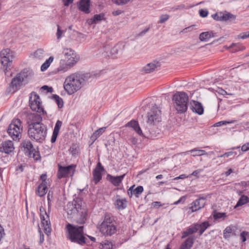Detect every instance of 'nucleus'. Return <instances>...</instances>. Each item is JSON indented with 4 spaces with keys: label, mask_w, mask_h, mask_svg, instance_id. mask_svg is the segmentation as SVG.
<instances>
[{
    "label": "nucleus",
    "mask_w": 249,
    "mask_h": 249,
    "mask_svg": "<svg viewBox=\"0 0 249 249\" xmlns=\"http://www.w3.org/2000/svg\"><path fill=\"white\" fill-rule=\"evenodd\" d=\"M130 0H112V1L118 5H124L129 2Z\"/></svg>",
    "instance_id": "49"
},
{
    "label": "nucleus",
    "mask_w": 249,
    "mask_h": 249,
    "mask_svg": "<svg viewBox=\"0 0 249 249\" xmlns=\"http://www.w3.org/2000/svg\"><path fill=\"white\" fill-rule=\"evenodd\" d=\"M161 121V113L160 110L156 105L151 107L147 113L146 123L147 126L151 127L157 125Z\"/></svg>",
    "instance_id": "6"
},
{
    "label": "nucleus",
    "mask_w": 249,
    "mask_h": 249,
    "mask_svg": "<svg viewBox=\"0 0 249 249\" xmlns=\"http://www.w3.org/2000/svg\"><path fill=\"white\" fill-rule=\"evenodd\" d=\"M68 238L72 242L79 244H84L85 237L83 235V227L73 226L71 224L67 225Z\"/></svg>",
    "instance_id": "3"
},
{
    "label": "nucleus",
    "mask_w": 249,
    "mask_h": 249,
    "mask_svg": "<svg viewBox=\"0 0 249 249\" xmlns=\"http://www.w3.org/2000/svg\"><path fill=\"white\" fill-rule=\"evenodd\" d=\"M64 56L63 59L75 64L79 60V57L76 53L71 48H64L62 52Z\"/></svg>",
    "instance_id": "15"
},
{
    "label": "nucleus",
    "mask_w": 249,
    "mask_h": 249,
    "mask_svg": "<svg viewBox=\"0 0 249 249\" xmlns=\"http://www.w3.org/2000/svg\"><path fill=\"white\" fill-rule=\"evenodd\" d=\"M125 44L123 42H119L114 46L111 47L109 45L105 46V52L107 55L115 56L117 54H121L124 50Z\"/></svg>",
    "instance_id": "13"
},
{
    "label": "nucleus",
    "mask_w": 249,
    "mask_h": 249,
    "mask_svg": "<svg viewBox=\"0 0 249 249\" xmlns=\"http://www.w3.org/2000/svg\"><path fill=\"white\" fill-rule=\"evenodd\" d=\"M206 198L203 197H200L193 201L191 204L190 209L192 212H195L203 208L206 204Z\"/></svg>",
    "instance_id": "16"
},
{
    "label": "nucleus",
    "mask_w": 249,
    "mask_h": 249,
    "mask_svg": "<svg viewBox=\"0 0 249 249\" xmlns=\"http://www.w3.org/2000/svg\"><path fill=\"white\" fill-rule=\"evenodd\" d=\"M90 0H81L79 3V10L85 13H89Z\"/></svg>",
    "instance_id": "25"
},
{
    "label": "nucleus",
    "mask_w": 249,
    "mask_h": 249,
    "mask_svg": "<svg viewBox=\"0 0 249 249\" xmlns=\"http://www.w3.org/2000/svg\"><path fill=\"white\" fill-rule=\"evenodd\" d=\"M190 109L193 112L198 115H202L204 112L203 107L198 102L192 101L190 102Z\"/></svg>",
    "instance_id": "21"
},
{
    "label": "nucleus",
    "mask_w": 249,
    "mask_h": 249,
    "mask_svg": "<svg viewBox=\"0 0 249 249\" xmlns=\"http://www.w3.org/2000/svg\"><path fill=\"white\" fill-rule=\"evenodd\" d=\"M22 126L19 119H14L9 125L7 132L11 138L15 141H19L21 138Z\"/></svg>",
    "instance_id": "7"
},
{
    "label": "nucleus",
    "mask_w": 249,
    "mask_h": 249,
    "mask_svg": "<svg viewBox=\"0 0 249 249\" xmlns=\"http://www.w3.org/2000/svg\"><path fill=\"white\" fill-rule=\"evenodd\" d=\"M221 21H227L231 19H235V17L229 13L225 14L221 13Z\"/></svg>",
    "instance_id": "39"
},
{
    "label": "nucleus",
    "mask_w": 249,
    "mask_h": 249,
    "mask_svg": "<svg viewBox=\"0 0 249 249\" xmlns=\"http://www.w3.org/2000/svg\"><path fill=\"white\" fill-rule=\"evenodd\" d=\"M125 176V174L122 176L114 177L111 175H108L107 177L109 181L115 186H119L122 182L123 178Z\"/></svg>",
    "instance_id": "26"
},
{
    "label": "nucleus",
    "mask_w": 249,
    "mask_h": 249,
    "mask_svg": "<svg viewBox=\"0 0 249 249\" xmlns=\"http://www.w3.org/2000/svg\"><path fill=\"white\" fill-rule=\"evenodd\" d=\"M22 117L25 119L26 123L28 124V128L43 124L41 123L42 119L40 115L36 113L23 112L22 113Z\"/></svg>",
    "instance_id": "10"
},
{
    "label": "nucleus",
    "mask_w": 249,
    "mask_h": 249,
    "mask_svg": "<svg viewBox=\"0 0 249 249\" xmlns=\"http://www.w3.org/2000/svg\"><path fill=\"white\" fill-rule=\"evenodd\" d=\"M249 235V232L246 231H243L240 233V237L242 242H244L246 241V237Z\"/></svg>",
    "instance_id": "48"
},
{
    "label": "nucleus",
    "mask_w": 249,
    "mask_h": 249,
    "mask_svg": "<svg viewBox=\"0 0 249 249\" xmlns=\"http://www.w3.org/2000/svg\"><path fill=\"white\" fill-rule=\"evenodd\" d=\"M197 231L196 224H194L189 227L185 231L182 232V238H185L189 235L193 234Z\"/></svg>",
    "instance_id": "32"
},
{
    "label": "nucleus",
    "mask_w": 249,
    "mask_h": 249,
    "mask_svg": "<svg viewBox=\"0 0 249 249\" xmlns=\"http://www.w3.org/2000/svg\"><path fill=\"white\" fill-rule=\"evenodd\" d=\"M104 171V168L100 162H98L96 167L93 171V180L95 184H97L102 178V173Z\"/></svg>",
    "instance_id": "18"
},
{
    "label": "nucleus",
    "mask_w": 249,
    "mask_h": 249,
    "mask_svg": "<svg viewBox=\"0 0 249 249\" xmlns=\"http://www.w3.org/2000/svg\"><path fill=\"white\" fill-rule=\"evenodd\" d=\"M15 149L14 143L12 141L7 140L3 142L0 145V152L9 154Z\"/></svg>",
    "instance_id": "17"
},
{
    "label": "nucleus",
    "mask_w": 249,
    "mask_h": 249,
    "mask_svg": "<svg viewBox=\"0 0 249 249\" xmlns=\"http://www.w3.org/2000/svg\"><path fill=\"white\" fill-rule=\"evenodd\" d=\"M193 237H188L180 246L179 249H191L194 244Z\"/></svg>",
    "instance_id": "30"
},
{
    "label": "nucleus",
    "mask_w": 249,
    "mask_h": 249,
    "mask_svg": "<svg viewBox=\"0 0 249 249\" xmlns=\"http://www.w3.org/2000/svg\"><path fill=\"white\" fill-rule=\"evenodd\" d=\"M47 184L41 183L36 190V194L40 197L44 196L47 192Z\"/></svg>",
    "instance_id": "28"
},
{
    "label": "nucleus",
    "mask_w": 249,
    "mask_h": 249,
    "mask_svg": "<svg viewBox=\"0 0 249 249\" xmlns=\"http://www.w3.org/2000/svg\"><path fill=\"white\" fill-rule=\"evenodd\" d=\"M174 107L178 113L186 112L189 102L188 94L183 91L176 92L173 97Z\"/></svg>",
    "instance_id": "2"
},
{
    "label": "nucleus",
    "mask_w": 249,
    "mask_h": 249,
    "mask_svg": "<svg viewBox=\"0 0 249 249\" xmlns=\"http://www.w3.org/2000/svg\"><path fill=\"white\" fill-rule=\"evenodd\" d=\"M4 235V230L3 228L0 225V241L1 240Z\"/></svg>",
    "instance_id": "61"
},
{
    "label": "nucleus",
    "mask_w": 249,
    "mask_h": 249,
    "mask_svg": "<svg viewBox=\"0 0 249 249\" xmlns=\"http://www.w3.org/2000/svg\"><path fill=\"white\" fill-rule=\"evenodd\" d=\"M53 57L50 56L46 61L41 65V71H45L50 66L52 62L53 61Z\"/></svg>",
    "instance_id": "37"
},
{
    "label": "nucleus",
    "mask_w": 249,
    "mask_h": 249,
    "mask_svg": "<svg viewBox=\"0 0 249 249\" xmlns=\"http://www.w3.org/2000/svg\"><path fill=\"white\" fill-rule=\"evenodd\" d=\"M232 231V226L227 227L223 231V237L225 239L229 238Z\"/></svg>",
    "instance_id": "38"
},
{
    "label": "nucleus",
    "mask_w": 249,
    "mask_h": 249,
    "mask_svg": "<svg viewBox=\"0 0 249 249\" xmlns=\"http://www.w3.org/2000/svg\"><path fill=\"white\" fill-rule=\"evenodd\" d=\"M29 106L31 109L34 111L42 114L44 113V108L40 97L34 91L32 92L30 94Z\"/></svg>",
    "instance_id": "9"
},
{
    "label": "nucleus",
    "mask_w": 249,
    "mask_h": 249,
    "mask_svg": "<svg viewBox=\"0 0 249 249\" xmlns=\"http://www.w3.org/2000/svg\"><path fill=\"white\" fill-rule=\"evenodd\" d=\"M160 66V63L157 61H154L147 64L143 68V71L149 73L153 72Z\"/></svg>",
    "instance_id": "24"
},
{
    "label": "nucleus",
    "mask_w": 249,
    "mask_h": 249,
    "mask_svg": "<svg viewBox=\"0 0 249 249\" xmlns=\"http://www.w3.org/2000/svg\"><path fill=\"white\" fill-rule=\"evenodd\" d=\"M40 179L42 180L41 183H44L46 184H48L47 179V176L46 174H42L40 176Z\"/></svg>",
    "instance_id": "62"
},
{
    "label": "nucleus",
    "mask_w": 249,
    "mask_h": 249,
    "mask_svg": "<svg viewBox=\"0 0 249 249\" xmlns=\"http://www.w3.org/2000/svg\"><path fill=\"white\" fill-rule=\"evenodd\" d=\"M53 199V194L51 191H49L47 196V200L48 202V208L51 207V202Z\"/></svg>",
    "instance_id": "54"
},
{
    "label": "nucleus",
    "mask_w": 249,
    "mask_h": 249,
    "mask_svg": "<svg viewBox=\"0 0 249 249\" xmlns=\"http://www.w3.org/2000/svg\"><path fill=\"white\" fill-rule=\"evenodd\" d=\"M75 208L76 209V213L79 212L82 209L83 202L80 199H77L73 201Z\"/></svg>",
    "instance_id": "40"
},
{
    "label": "nucleus",
    "mask_w": 249,
    "mask_h": 249,
    "mask_svg": "<svg viewBox=\"0 0 249 249\" xmlns=\"http://www.w3.org/2000/svg\"><path fill=\"white\" fill-rule=\"evenodd\" d=\"M126 126L132 128L139 135L141 136L142 135V132L137 121L134 120L131 121L127 124Z\"/></svg>",
    "instance_id": "27"
},
{
    "label": "nucleus",
    "mask_w": 249,
    "mask_h": 249,
    "mask_svg": "<svg viewBox=\"0 0 249 249\" xmlns=\"http://www.w3.org/2000/svg\"><path fill=\"white\" fill-rule=\"evenodd\" d=\"M65 6H68L70 4L73 3L74 0H62Z\"/></svg>",
    "instance_id": "60"
},
{
    "label": "nucleus",
    "mask_w": 249,
    "mask_h": 249,
    "mask_svg": "<svg viewBox=\"0 0 249 249\" xmlns=\"http://www.w3.org/2000/svg\"><path fill=\"white\" fill-rule=\"evenodd\" d=\"M236 152H234L232 151H230L228 152L225 153L224 154L221 155L220 156H218V158H222V157H229L233 155V154H236Z\"/></svg>",
    "instance_id": "55"
},
{
    "label": "nucleus",
    "mask_w": 249,
    "mask_h": 249,
    "mask_svg": "<svg viewBox=\"0 0 249 249\" xmlns=\"http://www.w3.org/2000/svg\"><path fill=\"white\" fill-rule=\"evenodd\" d=\"M195 224L196 227V229H197V231H199L200 235H201L210 226L209 223L208 221H205L200 224Z\"/></svg>",
    "instance_id": "34"
},
{
    "label": "nucleus",
    "mask_w": 249,
    "mask_h": 249,
    "mask_svg": "<svg viewBox=\"0 0 249 249\" xmlns=\"http://www.w3.org/2000/svg\"><path fill=\"white\" fill-rule=\"evenodd\" d=\"M41 89L44 90H47L48 92H52L53 91V88L52 87H49L48 86H43L42 87Z\"/></svg>",
    "instance_id": "64"
},
{
    "label": "nucleus",
    "mask_w": 249,
    "mask_h": 249,
    "mask_svg": "<svg viewBox=\"0 0 249 249\" xmlns=\"http://www.w3.org/2000/svg\"><path fill=\"white\" fill-rule=\"evenodd\" d=\"M106 128V127H102L98 129L93 134L91 137L93 139H97L105 131Z\"/></svg>",
    "instance_id": "42"
},
{
    "label": "nucleus",
    "mask_w": 249,
    "mask_h": 249,
    "mask_svg": "<svg viewBox=\"0 0 249 249\" xmlns=\"http://www.w3.org/2000/svg\"><path fill=\"white\" fill-rule=\"evenodd\" d=\"M135 185L130 187L127 190V194L129 197H131L134 195L136 197H138L143 192V188L142 186H139L134 189Z\"/></svg>",
    "instance_id": "22"
},
{
    "label": "nucleus",
    "mask_w": 249,
    "mask_h": 249,
    "mask_svg": "<svg viewBox=\"0 0 249 249\" xmlns=\"http://www.w3.org/2000/svg\"><path fill=\"white\" fill-rule=\"evenodd\" d=\"M104 18V15L101 14L95 15L93 18L89 21V24L96 23L97 21H100Z\"/></svg>",
    "instance_id": "41"
},
{
    "label": "nucleus",
    "mask_w": 249,
    "mask_h": 249,
    "mask_svg": "<svg viewBox=\"0 0 249 249\" xmlns=\"http://www.w3.org/2000/svg\"><path fill=\"white\" fill-rule=\"evenodd\" d=\"M89 73L75 72L67 76L64 82L65 90L69 95H72L80 90L90 78Z\"/></svg>",
    "instance_id": "1"
},
{
    "label": "nucleus",
    "mask_w": 249,
    "mask_h": 249,
    "mask_svg": "<svg viewBox=\"0 0 249 249\" xmlns=\"http://www.w3.org/2000/svg\"><path fill=\"white\" fill-rule=\"evenodd\" d=\"M236 122L235 120H231V121H220L219 122H217L215 123L213 126H220L222 125L226 124H233Z\"/></svg>",
    "instance_id": "45"
},
{
    "label": "nucleus",
    "mask_w": 249,
    "mask_h": 249,
    "mask_svg": "<svg viewBox=\"0 0 249 249\" xmlns=\"http://www.w3.org/2000/svg\"><path fill=\"white\" fill-rule=\"evenodd\" d=\"M249 202V198L245 195H242L238 200L236 205L235 206L234 208H236L237 207L241 206Z\"/></svg>",
    "instance_id": "35"
},
{
    "label": "nucleus",
    "mask_w": 249,
    "mask_h": 249,
    "mask_svg": "<svg viewBox=\"0 0 249 249\" xmlns=\"http://www.w3.org/2000/svg\"><path fill=\"white\" fill-rule=\"evenodd\" d=\"M74 65V64L61 59L60 60L59 66L57 68V71L59 73L65 72Z\"/></svg>",
    "instance_id": "19"
},
{
    "label": "nucleus",
    "mask_w": 249,
    "mask_h": 249,
    "mask_svg": "<svg viewBox=\"0 0 249 249\" xmlns=\"http://www.w3.org/2000/svg\"><path fill=\"white\" fill-rule=\"evenodd\" d=\"M47 131L46 126L44 124H41L28 128V134L32 140L41 142L45 139Z\"/></svg>",
    "instance_id": "4"
},
{
    "label": "nucleus",
    "mask_w": 249,
    "mask_h": 249,
    "mask_svg": "<svg viewBox=\"0 0 249 249\" xmlns=\"http://www.w3.org/2000/svg\"><path fill=\"white\" fill-rule=\"evenodd\" d=\"M31 157H33L36 160H37L40 157L38 152L36 151L35 148L34 151L32 153V156Z\"/></svg>",
    "instance_id": "57"
},
{
    "label": "nucleus",
    "mask_w": 249,
    "mask_h": 249,
    "mask_svg": "<svg viewBox=\"0 0 249 249\" xmlns=\"http://www.w3.org/2000/svg\"><path fill=\"white\" fill-rule=\"evenodd\" d=\"M16 57L15 53L9 49H5L0 52V63L1 64V69L5 73L9 71V67Z\"/></svg>",
    "instance_id": "5"
},
{
    "label": "nucleus",
    "mask_w": 249,
    "mask_h": 249,
    "mask_svg": "<svg viewBox=\"0 0 249 249\" xmlns=\"http://www.w3.org/2000/svg\"><path fill=\"white\" fill-rule=\"evenodd\" d=\"M115 205L118 209H124L126 206V201L123 199H118L116 200Z\"/></svg>",
    "instance_id": "36"
},
{
    "label": "nucleus",
    "mask_w": 249,
    "mask_h": 249,
    "mask_svg": "<svg viewBox=\"0 0 249 249\" xmlns=\"http://www.w3.org/2000/svg\"><path fill=\"white\" fill-rule=\"evenodd\" d=\"M76 165L71 164L68 166L64 167L58 165V171L57 177L59 178H66L69 176H72L74 174Z\"/></svg>",
    "instance_id": "14"
},
{
    "label": "nucleus",
    "mask_w": 249,
    "mask_h": 249,
    "mask_svg": "<svg viewBox=\"0 0 249 249\" xmlns=\"http://www.w3.org/2000/svg\"><path fill=\"white\" fill-rule=\"evenodd\" d=\"M102 246V249H111L112 248V245L110 243H105Z\"/></svg>",
    "instance_id": "63"
},
{
    "label": "nucleus",
    "mask_w": 249,
    "mask_h": 249,
    "mask_svg": "<svg viewBox=\"0 0 249 249\" xmlns=\"http://www.w3.org/2000/svg\"><path fill=\"white\" fill-rule=\"evenodd\" d=\"M62 123L61 121L57 120L56 121V123L55 124V126H54V127L53 129V135H52V136L51 138V141L52 143H54V142H55L57 137L58 136V133H59L60 128L62 126Z\"/></svg>",
    "instance_id": "23"
},
{
    "label": "nucleus",
    "mask_w": 249,
    "mask_h": 249,
    "mask_svg": "<svg viewBox=\"0 0 249 249\" xmlns=\"http://www.w3.org/2000/svg\"><path fill=\"white\" fill-rule=\"evenodd\" d=\"M208 11L207 10L201 9L199 10V15L201 17L205 18L208 16Z\"/></svg>",
    "instance_id": "56"
},
{
    "label": "nucleus",
    "mask_w": 249,
    "mask_h": 249,
    "mask_svg": "<svg viewBox=\"0 0 249 249\" xmlns=\"http://www.w3.org/2000/svg\"><path fill=\"white\" fill-rule=\"evenodd\" d=\"M101 232L105 236H111L117 231V227L110 217L106 215L100 227Z\"/></svg>",
    "instance_id": "8"
},
{
    "label": "nucleus",
    "mask_w": 249,
    "mask_h": 249,
    "mask_svg": "<svg viewBox=\"0 0 249 249\" xmlns=\"http://www.w3.org/2000/svg\"><path fill=\"white\" fill-rule=\"evenodd\" d=\"M241 150L243 152H246L249 150V142H247L244 144L241 147Z\"/></svg>",
    "instance_id": "58"
},
{
    "label": "nucleus",
    "mask_w": 249,
    "mask_h": 249,
    "mask_svg": "<svg viewBox=\"0 0 249 249\" xmlns=\"http://www.w3.org/2000/svg\"><path fill=\"white\" fill-rule=\"evenodd\" d=\"M169 18V16L168 15H162L160 17L159 22L160 23H163Z\"/></svg>",
    "instance_id": "47"
},
{
    "label": "nucleus",
    "mask_w": 249,
    "mask_h": 249,
    "mask_svg": "<svg viewBox=\"0 0 249 249\" xmlns=\"http://www.w3.org/2000/svg\"><path fill=\"white\" fill-rule=\"evenodd\" d=\"M191 154V155L193 157L201 156L207 154L206 152L203 150H200L197 148H194L192 150L186 151L185 154Z\"/></svg>",
    "instance_id": "31"
},
{
    "label": "nucleus",
    "mask_w": 249,
    "mask_h": 249,
    "mask_svg": "<svg viewBox=\"0 0 249 249\" xmlns=\"http://www.w3.org/2000/svg\"><path fill=\"white\" fill-rule=\"evenodd\" d=\"M64 33V31L60 29V26L57 25V30L56 33V36L58 39H59L62 37V34Z\"/></svg>",
    "instance_id": "53"
},
{
    "label": "nucleus",
    "mask_w": 249,
    "mask_h": 249,
    "mask_svg": "<svg viewBox=\"0 0 249 249\" xmlns=\"http://www.w3.org/2000/svg\"><path fill=\"white\" fill-rule=\"evenodd\" d=\"M66 211L68 213V214L70 215H73L76 214V209L75 208V206L73 202H69L68 203L66 207Z\"/></svg>",
    "instance_id": "33"
},
{
    "label": "nucleus",
    "mask_w": 249,
    "mask_h": 249,
    "mask_svg": "<svg viewBox=\"0 0 249 249\" xmlns=\"http://www.w3.org/2000/svg\"><path fill=\"white\" fill-rule=\"evenodd\" d=\"M44 51L40 49L37 50L34 53V56L37 59H41L44 56Z\"/></svg>",
    "instance_id": "44"
},
{
    "label": "nucleus",
    "mask_w": 249,
    "mask_h": 249,
    "mask_svg": "<svg viewBox=\"0 0 249 249\" xmlns=\"http://www.w3.org/2000/svg\"><path fill=\"white\" fill-rule=\"evenodd\" d=\"M226 213H216L213 215V217L215 219H218L220 218H225L226 217Z\"/></svg>",
    "instance_id": "46"
},
{
    "label": "nucleus",
    "mask_w": 249,
    "mask_h": 249,
    "mask_svg": "<svg viewBox=\"0 0 249 249\" xmlns=\"http://www.w3.org/2000/svg\"><path fill=\"white\" fill-rule=\"evenodd\" d=\"M213 18L214 19L218 20V21H221V13L219 14H215L212 16Z\"/></svg>",
    "instance_id": "59"
},
{
    "label": "nucleus",
    "mask_w": 249,
    "mask_h": 249,
    "mask_svg": "<svg viewBox=\"0 0 249 249\" xmlns=\"http://www.w3.org/2000/svg\"><path fill=\"white\" fill-rule=\"evenodd\" d=\"M28 76V71L24 69L13 78L10 86L13 88V90L19 89L22 82L27 78Z\"/></svg>",
    "instance_id": "11"
},
{
    "label": "nucleus",
    "mask_w": 249,
    "mask_h": 249,
    "mask_svg": "<svg viewBox=\"0 0 249 249\" xmlns=\"http://www.w3.org/2000/svg\"><path fill=\"white\" fill-rule=\"evenodd\" d=\"M53 98L57 104L58 107L61 108L63 107V102L61 98L57 95H53Z\"/></svg>",
    "instance_id": "43"
},
{
    "label": "nucleus",
    "mask_w": 249,
    "mask_h": 249,
    "mask_svg": "<svg viewBox=\"0 0 249 249\" xmlns=\"http://www.w3.org/2000/svg\"><path fill=\"white\" fill-rule=\"evenodd\" d=\"M21 146L25 154L29 156H32V153L34 151V148L30 140H25L21 143Z\"/></svg>",
    "instance_id": "20"
},
{
    "label": "nucleus",
    "mask_w": 249,
    "mask_h": 249,
    "mask_svg": "<svg viewBox=\"0 0 249 249\" xmlns=\"http://www.w3.org/2000/svg\"><path fill=\"white\" fill-rule=\"evenodd\" d=\"M216 92L219 94L222 95H232V93H228L225 90L221 88H218L216 90Z\"/></svg>",
    "instance_id": "52"
},
{
    "label": "nucleus",
    "mask_w": 249,
    "mask_h": 249,
    "mask_svg": "<svg viewBox=\"0 0 249 249\" xmlns=\"http://www.w3.org/2000/svg\"><path fill=\"white\" fill-rule=\"evenodd\" d=\"M248 37H249V32L242 33L238 36V38L240 39H244Z\"/></svg>",
    "instance_id": "51"
},
{
    "label": "nucleus",
    "mask_w": 249,
    "mask_h": 249,
    "mask_svg": "<svg viewBox=\"0 0 249 249\" xmlns=\"http://www.w3.org/2000/svg\"><path fill=\"white\" fill-rule=\"evenodd\" d=\"M39 210L41 223L44 227V232L47 235L49 236L52 231L49 215L43 207H40Z\"/></svg>",
    "instance_id": "12"
},
{
    "label": "nucleus",
    "mask_w": 249,
    "mask_h": 249,
    "mask_svg": "<svg viewBox=\"0 0 249 249\" xmlns=\"http://www.w3.org/2000/svg\"><path fill=\"white\" fill-rule=\"evenodd\" d=\"M195 25H191L190 26L185 28L179 32V34L185 33L188 32H191L194 30V27Z\"/></svg>",
    "instance_id": "50"
},
{
    "label": "nucleus",
    "mask_w": 249,
    "mask_h": 249,
    "mask_svg": "<svg viewBox=\"0 0 249 249\" xmlns=\"http://www.w3.org/2000/svg\"><path fill=\"white\" fill-rule=\"evenodd\" d=\"M214 35L212 31L203 32L200 34L199 39L201 41H207L210 38L214 37Z\"/></svg>",
    "instance_id": "29"
}]
</instances>
